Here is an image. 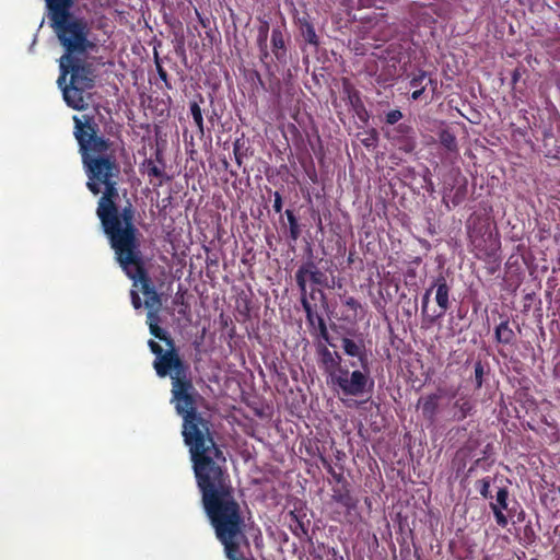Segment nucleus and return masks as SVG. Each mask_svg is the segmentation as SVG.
Returning a JSON list of instances; mask_svg holds the SVG:
<instances>
[{
    "label": "nucleus",
    "instance_id": "bb28decb",
    "mask_svg": "<svg viewBox=\"0 0 560 560\" xmlns=\"http://www.w3.org/2000/svg\"><path fill=\"white\" fill-rule=\"evenodd\" d=\"M480 494L483 498H489L490 497V481L488 479H482L481 480Z\"/></svg>",
    "mask_w": 560,
    "mask_h": 560
},
{
    "label": "nucleus",
    "instance_id": "dca6fc26",
    "mask_svg": "<svg viewBox=\"0 0 560 560\" xmlns=\"http://www.w3.org/2000/svg\"><path fill=\"white\" fill-rule=\"evenodd\" d=\"M439 140L447 150L452 151L456 149V139L450 131L442 130L439 135Z\"/></svg>",
    "mask_w": 560,
    "mask_h": 560
},
{
    "label": "nucleus",
    "instance_id": "f03ea898",
    "mask_svg": "<svg viewBox=\"0 0 560 560\" xmlns=\"http://www.w3.org/2000/svg\"><path fill=\"white\" fill-rule=\"evenodd\" d=\"M172 385V402L184 420L183 436L189 447L199 489L229 481V475L222 469L225 457L213 441L209 422L196 412L194 386L176 374L173 375Z\"/></svg>",
    "mask_w": 560,
    "mask_h": 560
},
{
    "label": "nucleus",
    "instance_id": "9b49d317",
    "mask_svg": "<svg viewBox=\"0 0 560 560\" xmlns=\"http://www.w3.org/2000/svg\"><path fill=\"white\" fill-rule=\"evenodd\" d=\"M341 347L347 355L358 358L362 369H365L368 365V355L363 341H355L345 337L341 339Z\"/></svg>",
    "mask_w": 560,
    "mask_h": 560
},
{
    "label": "nucleus",
    "instance_id": "0eeeda50",
    "mask_svg": "<svg viewBox=\"0 0 560 560\" xmlns=\"http://www.w3.org/2000/svg\"><path fill=\"white\" fill-rule=\"evenodd\" d=\"M66 70L67 75L71 73L70 84L86 89L93 86V74L91 70L82 63L81 58L71 57V61H69Z\"/></svg>",
    "mask_w": 560,
    "mask_h": 560
},
{
    "label": "nucleus",
    "instance_id": "ddd939ff",
    "mask_svg": "<svg viewBox=\"0 0 560 560\" xmlns=\"http://www.w3.org/2000/svg\"><path fill=\"white\" fill-rule=\"evenodd\" d=\"M472 404L466 397H459L453 404L452 408V420L460 421L465 419L471 411Z\"/></svg>",
    "mask_w": 560,
    "mask_h": 560
},
{
    "label": "nucleus",
    "instance_id": "39448f33",
    "mask_svg": "<svg viewBox=\"0 0 560 560\" xmlns=\"http://www.w3.org/2000/svg\"><path fill=\"white\" fill-rule=\"evenodd\" d=\"M368 365L365 369L349 372L348 369L342 368L332 374V384L337 385L340 390L347 396H360L365 393L366 386L370 382Z\"/></svg>",
    "mask_w": 560,
    "mask_h": 560
},
{
    "label": "nucleus",
    "instance_id": "f257e3e1",
    "mask_svg": "<svg viewBox=\"0 0 560 560\" xmlns=\"http://www.w3.org/2000/svg\"><path fill=\"white\" fill-rule=\"evenodd\" d=\"M74 120V137L80 145L82 162L88 176L86 186L94 195L103 192L98 201L97 217L102 222L105 234L110 245L129 243L131 234L137 230L132 224V211L125 208L121 213L115 205L118 198L116 188L119 166L114 155L108 154L109 142L97 136V127L94 121L84 116L83 120L78 116Z\"/></svg>",
    "mask_w": 560,
    "mask_h": 560
},
{
    "label": "nucleus",
    "instance_id": "412c9836",
    "mask_svg": "<svg viewBox=\"0 0 560 560\" xmlns=\"http://www.w3.org/2000/svg\"><path fill=\"white\" fill-rule=\"evenodd\" d=\"M271 43H272V46L273 48H283L284 47V42H283V37H282V33L280 30H272V33H271Z\"/></svg>",
    "mask_w": 560,
    "mask_h": 560
},
{
    "label": "nucleus",
    "instance_id": "7ed1b4c3",
    "mask_svg": "<svg viewBox=\"0 0 560 560\" xmlns=\"http://www.w3.org/2000/svg\"><path fill=\"white\" fill-rule=\"evenodd\" d=\"M73 0H46L49 10L51 25L66 49V54L59 59L60 75L58 85L67 78V66L71 61V57L85 55L90 49L95 47L94 43L89 38L90 26L86 20L70 18L69 10Z\"/></svg>",
    "mask_w": 560,
    "mask_h": 560
},
{
    "label": "nucleus",
    "instance_id": "7c9ffc66",
    "mask_svg": "<svg viewBox=\"0 0 560 560\" xmlns=\"http://www.w3.org/2000/svg\"><path fill=\"white\" fill-rule=\"evenodd\" d=\"M424 89H425L424 86H421L420 89H416V90L412 92V94H411L412 100H415V101H416V100L420 98V96H421V95H422V93L424 92Z\"/></svg>",
    "mask_w": 560,
    "mask_h": 560
},
{
    "label": "nucleus",
    "instance_id": "f3484780",
    "mask_svg": "<svg viewBox=\"0 0 560 560\" xmlns=\"http://www.w3.org/2000/svg\"><path fill=\"white\" fill-rule=\"evenodd\" d=\"M190 113H191L192 119H194L195 124L197 125V127L199 128L200 132H203V119H202L201 108L199 107V105L197 103H192L190 105Z\"/></svg>",
    "mask_w": 560,
    "mask_h": 560
},
{
    "label": "nucleus",
    "instance_id": "5701e85b",
    "mask_svg": "<svg viewBox=\"0 0 560 560\" xmlns=\"http://www.w3.org/2000/svg\"><path fill=\"white\" fill-rule=\"evenodd\" d=\"M482 377H483V366L480 362L475 364V381L476 387L480 388L482 386Z\"/></svg>",
    "mask_w": 560,
    "mask_h": 560
},
{
    "label": "nucleus",
    "instance_id": "b1692460",
    "mask_svg": "<svg viewBox=\"0 0 560 560\" xmlns=\"http://www.w3.org/2000/svg\"><path fill=\"white\" fill-rule=\"evenodd\" d=\"M343 304L348 306L357 315L358 310H361V304L352 296L345 298Z\"/></svg>",
    "mask_w": 560,
    "mask_h": 560
},
{
    "label": "nucleus",
    "instance_id": "f8f14e48",
    "mask_svg": "<svg viewBox=\"0 0 560 560\" xmlns=\"http://www.w3.org/2000/svg\"><path fill=\"white\" fill-rule=\"evenodd\" d=\"M320 357L325 371L332 378V374L342 369V366H340L341 357L337 352H331L325 347L320 350Z\"/></svg>",
    "mask_w": 560,
    "mask_h": 560
},
{
    "label": "nucleus",
    "instance_id": "6e6552de",
    "mask_svg": "<svg viewBox=\"0 0 560 560\" xmlns=\"http://www.w3.org/2000/svg\"><path fill=\"white\" fill-rule=\"evenodd\" d=\"M446 395L447 392L444 388H439L435 393L419 398L417 408L430 424L435 422L440 411V400Z\"/></svg>",
    "mask_w": 560,
    "mask_h": 560
},
{
    "label": "nucleus",
    "instance_id": "4be33fe9",
    "mask_svg": "<svg viewBox=\"0 0 560 560\" xmlns=\"http://www.w3.org/2000/svg\"><path fill=\"white\" fill-rule=\"evenodd\" d=\"M427 79V73L424 71H419L418 74H416L411 81L410 85L415 89H420L423 85V81Z\"/></svg>",
    "mask_w": 560,
    "mask_h": 560
},
{
    "label": "nucleus",
    "instance_id": "c85d7f7f",
    "mask_svg": "<svg viewBox=\"0 0 560 560\" xmlns=\"http://www.w3.org/2000/svg\"><path fill=\"white\" fill-rule=\"evenodd\" d=\"M148 174H149V176H153V177H162L163 176L162 170H160L156 165L150 166L148 170Z\"/></svg>",
    "mask_w": 560,
    "mask_h": 560
},
{
    "label": "nucleus",
    "instance_id": "cd10ccee",
    "mask_svg": "<svg viewBox=\"0 0 560 560\" xmlns=\"http://www.w3.org/2000/svg\"><path fill=\"white\" fill-rule=\"evenodd\" d=\"M131 303L136 310L141 307V299L136 290H131Z\"/></svg>",
    "mask_w": 560,
    "mask_h": 560
},
{
    "label": "nucleus",
    "instance_id": "2f4dec72",
    "mask_svg": "<svg viewBox=\"0 0 560 560\" xmlns=\"http://www.w3.org/2000/svg\"><path fill=\"white\" fill-rule=\"evenodd\" d=\"M288 215H289V220H290V222H291V223H293V222H294V217H293V215H291V214H288Z\"/></svg>",
    "mask_w": 560,
    "mask_h": 560
},
{
    "label": "nucleus",
    "instance_id": "a211bd4d",
    "mask_svg": "<svg viewBox=\"0 0 560 560\" xmlns=\"http://www.w3.org/2000/svg\"><path fill=\"white\" fill-rule=\"evenodd\" d=\"M508 497L509 492L506 488H500L495 495V502L492 504H498L500 509H508Z\"/></svg>",
    "mask_w": 560,
    "mask_h": 560
},
{
    "label": "nucleus",
    "instance_id": "393cba45",
    "mask_svg": "<svg viewBox=\"0 0 560 560\" xmlns=\"http://www.w3.org/2000/svg\"><path fill=\"white\" fill-rule=\"evenodd\" d=\"M434 290L433 288V284L424 292L423 296H422V305H421V311H422V314H427L428 313V306H429V301H430V296L432 294V291Z\"/></svg>",
    "mask_w": 560,
    "mask_h": 560
},
{
    "label": "nucleus",
    "instance_id": "c756f323",
    "mask_svg": "<svg viewBox=\"0 0 560 560\" xmlns=\"http://www.w3.org/2000/svg\"><path fill=\"white\" fill-rule=\"evenodd\" d=\"M273 208H275L276 212H280L282 209V200L278 192H276V195H275Z\"/></svg>",
    "mask_w": 560,
    "mask_h": 560
},
{
    "label": "nucleus",
    "instance_id": "9d476101",
    "mask_svg": "<svg viewBox=\"0 0 560 560\" xmlns=\"http://www.w3.org/2000/svg\"><path fill=\"white\" fill-rule=\"evenodd\" d=\"M66 80L62 82V85L59 88L62 90L63 100L68 106L73 109L82 110L85 108V100L83 96V92L88 90L86 88H79L73 84L65 85Z\"/></svg>",
    "mask_w": 560,
    "mask_h": 560
},
{
    "label": "nucleus",
    "instance_id": "1a4fd4ad",
    "mask_svg": "<svg viewBox=\"0 0 560 560\" xmlns=\"http://www.w3.org/2000/svg\"><path fill=\"white\" fill-rule=\"evenodd\" d=\"M433 288L435 289V302L440 307V312L430 318L431 323L444 316L450 307V287L446 283V279L442 276L438 277L433 282Z\"/></svg>",
    "mask_w": 560,
    "mask_h": 560
},
{
    "label": "nucleus",
    "instance_id": "20e7f679",
    "mask_svg": "<svg viewBox=\"0 0 560 560\" xmlns=\"http://www.w3.org/2000/svg\"><path fill=\"white\" fill-rule=\"evenodd\" d=\"M112 248L114 249L116 259L125 273L133 280V288L143 294L144 306L148 310L147 316L159 315L162 302L160 295L150 284V281L143 271L136 233L131 234V241L129 243H124L121 241L118 245H112Z\"/></svg>",
    "mask_w": 560,
    "mask_h": 560
},
{
    "label": "nucleus",
    "instance_id": "423d86ee",
    "mask_svg": "<svg viewBox=\"0 0 560 560\" xmlns=\"http://www.w3.org/2000/svg\"><path fill=\"white\" fill-rule=\"evenodd\" d=\"M149 347L155 354L154 369L160 377L170 375L173 380V375L176 374L180 378L183 373L182 362L176 354L173 346L168 347L167 350L163 351L162 347L154 340H149Z\"/></svg>",
    "mask_w": 560,
    "mask_h": 560
},
{
    "label": "nucleus",
    "instance_id": "6ab92c4d",
    "mask_svg": "<svg viewBox=\"0 0 560 560\" xmlns=\"http://www.w3.org/2000/svg\"><path fill=\"white\" fill-rule=\"evenodd\" d=\"M491 506V510L494 514V517H495V521L498 523V525H500L501 527H505L508 525V518L506 516L503 514V510L504 509H500L498 506V504H490Z\"/></svg>",
    "mask_w": 560,
    "mask_h": 560
},
{
    "label": "nucleus",
    "instance_id": "4468645a",
    "mask_svg": "<svg viewBox=\"0 0 560 560\" xmlns=\"http://www.w3.org/2000/svg\"><path fill=\"white\" fill-rule=\"evenodd\" d=\"M147 323L150 328V332L158 339L165 341L167 347H172V340L167 337V332L159 326V315L147 316Z\"/></svg>",
    "mask_w": 560,
    "mask_h": 560
},
{
    "label": "nucleus",
    "instance_id": "2eb2a0df",
    "mask_svg": "<svg viewBox=\"0 0 560 560\" xmlns=\"http://www.w3.org/2000/svg\"><path fill=\"white\" fill-rule=\"evenodd\" d=\"M498 341L509 343L513 338V330L508 323H501L495 329Z\"/></svg>",
    "mask_w": 560,
    "mask_h": 560
},
{
    "label": "nucleus",
    "instance_id": "473e14b6",
    "mask_svg": "<svg viewBox=\"0 0 560 560\" xmlns=\"http://www.w3.org/2000/svg\"><path fill=\"white\" fill-rule=\"evenodd\" d=\"M455 395H456V392H452V393L450 394V397H451V398H453V397H455Z\"/></svg>",
    "mask_w": 560,
    "mask_h": 560
},
{
    "label": "nucleus",
    "instance_id": "a878e982",
    "mask_svg": "<svg viewBox=\"0 0 560 560\" xmlns=\"http://www.w3.org/2000/svg\"><path fill=\"white\" fill-rule=\"evenodd\" d=\"M402 118V114L401 112L395 109V110H390L389 113H387L386 115V121L390 125H394L396 124L397 121H399L400 119Z\"/></svg>",
    "mask_w": 560,
    "mask_h": 560
},
{
    "label": "nucleus",
    "instance_id": "aec40b11",
    "mask_svg": "<svg viewBox=\"0 0 560 560\" xmlns=\"http://www.w3.org/2000/svg\"><path fill=\"white\" fill-rule=\"evenodd\" d=\"M303 36L305 38V40L312 45H316L317 44V35L315 33V30L314 27L306 23L304 28H303Z\"/></svg>",
    "mask_w": 560,
    "mask_h": 560
}]
</instances>
